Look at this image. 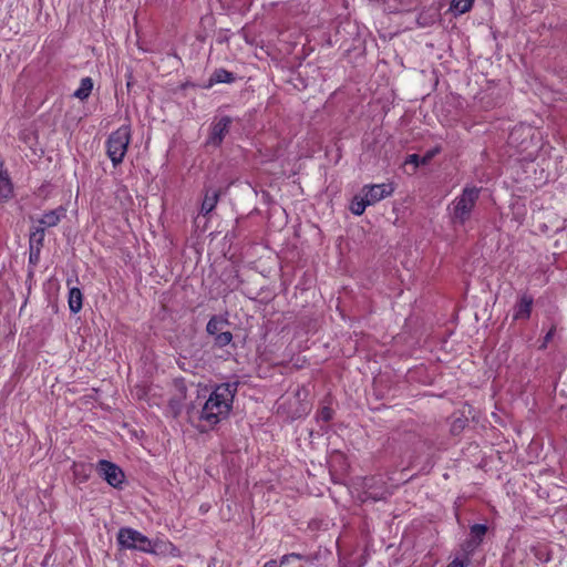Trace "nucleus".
<instances>
[{"label":"nucleus","instance_id":"nucleus-9","mask_svg":"<svg viewBox=\"0 0 567 567\" xmlns=\"http://www.w3.org/2000/svg\"><path fill=\"white\" fill-rule=\"evenodd\" d=\"M66 209L64 207H59L56 209L47 212L42 215L39 223L47 228L53 227L59 224V221L65 216Z\"/></svg>","mask_w":567,"mask_h":567},{"label":"nucleus","instance_id":"nucleus-7","mask_svg":"<svg viewBox=\"0 0 567 567\" xmlns=\"http://www.w3.org/2000/svg\"><path fill=\"white\" fill-rule=\"evenodd\" d=\"M533 297L528 295H523L517 300L516 305L514 306L513 310V319L514 320H527L530 317L532 313V307H533Z\"/></svg>","mask_w":567,"mask_h":567},{"label":"nucleus","instance_id":"nucleus-6","mask_svg":"<svg viewBox=\"0 0 567 567\" xmlns=\"http://www.w3.org/2000/svg\"><path fill=\"white\" fill-rule=\"evenodd\" d=\"M394 187L391 183L374 184L364 186L361 193L365 197V203L373 205L383 198L392 195Z\"/></svg>","mask_w":567,"mask_h":567},{"label":"nucleus","instance_id":"nucleus-2","mask_svg":"<svg viewBox=\"0 0 567 567\" xmlns=\"http://www.w3.org/2000/svg\"><path fill=\"white\" fill-rule=\"evenodd\" d=\"M234 399V389L230 384H220L215 388L205 402L200 417L209 424H216L224 419Z\"/></svg>","mask_w":567,"mask_h":567},{"label":"nucleus","instance_id":"nucleus-8","mask_svg":"<svg viewBox=\"0 0 567 567\" xmlns=\"http://www.w3.org/2000/svg\"><path fill=\"white\" fill-rule=\"evenodd\" d=\"M229 124H230V120L228 117H221L220 120H218L213 125L208 142L214 145L220 144L225 133L227 132V130L229 127Z\"/></svg>","mask_w":567,"mask_h":567},{"label":"nucleus","instance_id":"nucleus-11","mask_svg":"<svg viewBox=\"0 0 567 567\" xmlns=\"http://www.w3.org/2000/svg\"><path fill=\"white\" fill-rule=\"evenodd\" d=\"M235 79L236 78L231 72H228L224 69H217L212 73L206 87H212L213 85L218 83H230Z\"/></svg>","mask_w":567,"mask_h":567},{"label":"nucleus","instance_id":"nucleus-19","mask_svg":"<svg viewBox=\"0 0 567 567\" xmlns=\"http://www.w3.org/2000/svg\"><path fill=\"white\" fill-rule=\"evenodd\" d=\"M301 558L302 557L298 554H289V555H285L281 558L280 566L277 564L276 560H270V561L266 563L264 567H282L287 564H290L293 561H299Z\"/></svg>","mask_w":567,"mask_h":567},{"label":"nucleus","instance_id":"nucleus-15","mask_svg":"<svg viewBox=\"0 0 567 567\" xmlns=\"http://www.w3.org/2000/svg\"><path fill=\"white\" fill-rule=\"evenodd\" d=\"M218 202V194L216 190H207L202 203L200 212L203 214L210 213Z\"/></svg>","mask_w":567,"mask_h":567},{"label":"nucleus","instance_id":"nucleus-20","mask_svg":"<svg viewBox=\"0 0 567 567\" xmlns=\"http://www.w3.org/2000/svg\"><path fill=\"white\" fill-rule=\"evenodd\" d=\"M435 153H436V151L431 152L426 156H424L422 159L420 158L419 155L411 154L405 159V164H412V165H414V167H417L420 164H425L430 158H432V156H434Z\"/></svg>","mask_w":567,"mask_h":567},{"label":"nucleus","instance_id":"nucleus-10","mask_svg":"<svg viewBox=\"0 0 567 567\" xmlns=\"http://www.w3.org/2000/svg\"><path fill=\"white\" fill-rule=\"evenodd\" d=\"M13 195V185L6 171L0 169V202L9 200Z\"/></svg>","mask_w":567,"mask_h":567},{"label":"nucleus","instance_id":"nucleus-26","mask_svg":"<svg viewBox=\"0 0 567 567\" xmlns=\"http://www.w3.org/2000/svg\"><path fill=\"white\" fill-rule=\"evenodd\" d=\"M33 259H35V256H33V254L30 255V260L32 261Z\"/></svg>","mask_w":567,"mask_h":567},{"label":"nucleus","instance_id":"nucleus-3","mask_svg":"<svg viewBox=\"0 0 567 567\" xmlns=\"http://www.w3.org/2000/svg\"><path fill=\"white\" fill-rule=\"evenodd\" d=\"M478 196L480 188L465 187L462 194L456 197L450 206L452 220L461 225L465 224L471 217Z\"/></svg>","mask_w":567,"mask_h":567},{"label":"nucleus","instance_id":"nucleus-18","mask_svg":"<svg viewBox=\"0 0 567 567\" xmlns=\"http://www.w3.org/2000/svg\"><path fill=\"white\" fill-rule=\"evenodd\" d=\"M486 532L487 527L486 525L483 524H476L471 527V536L473 538L475 546H477L481 543Z\"/></svg>","mask_w":567,"mask_h":567},{"label":"nucleus","instance_id":"nucleus-5","mask_svg":"<svg viewBox=\"0 0 567 567\" xmlns=\"http://www.w3.org/2000/svg\"><path fill=\"white\" fill-rule=\"evenodd\" d=\"M99 474L113 487L118 488L124 482L123 471L114 463L101 460L97 463Z\"/></svg>","mask_w":567,"mask_h":567},{"label":"nucleus","instance_id":"nucleus-27","mask_svg":"<svg viewBox=\"0 0 567 567\" xmlns=\"http://www.w3.org/2000/svg\"><path fill=\"white\" fill-rule=\"evenodd\" d=\"M33 259H35V256H33V254L30 255V260L32 261Z\"/></svg>","mask_w":567,"mask_h":567},{"label":"nucleus","instance_id":"nucleus-13","mask_svg":"<svg viewBox=\"0 0 567 567\" xmlns=\"http://www.w3.org/2000/svg\"><path fill=\"white\" fill-rule=\"evenodd\" d=\"M93 90V81L91 78H83L80 86L75 90L74 96L79 100H86Z\"/></svg>","mask_w":567,"mask_h":567},{"label":"nucleus","instance_id":"nucleus-23","mask_svg":"<svg viewBox=\"0 0 567 567\" xmlns=\"http://www.w3.org/2000/svg\"><path fill=\"white\" fill-rule=\"evenodd\" d=\"M43 236H44V230H43V228H41V229H37V230L32 234V236H31V241H33V240L42 241Z\"/></svg>","mask_w":567,"mask_h":567},{"label":"nucleus","instance_id":"nucleus-14","mask_svg":"<svg viewBox=\"0 0 567 567\" xmlns=\"http://www.w3.org/2000/svg\"><path fill=\"white\" fill-rule=\"evenodd\" d=\"M69 307L71 312L78 313L82 309V292L79 288L69 291Z\"/></svg>","mask_w":567,"mask_h":567},{"label":"nucleus","instance_id":"nucleus-1","mask_svg":"<svg viewBox=\"0 0 567 567\" xmlns=\"http://www.w3.org/2000/svg\"><path fill=\"white\" fill-rule=\"evenodd\" d=\"M117 543L121 548L130 550H138L147 554L178 556V549L166 539H150L141 532L122 527L117 533Z\"/></svg>","mask_w":567,"mask_h":567},{"label":"nucleus","instance_id":"nucleus-16","mask_svg":"<svg viewBox=\"0 0 567 567\" xmlns=\"http://www.w3.org/2000/svg\"><path fill=\"white\" fill-rule=\"evenodd\" d=\"M228 326V322L223 317H213L207 323V332L212 336H216L217 333L225 330Z\"/></svg>","mask_w":567,"mask_h":567},{"label":"nucleus","instance_id":"nucleus-17","mask_svg":"<svg viewBox=\"0 0 567 567\" xmlns=\"http://www.w3.org/2000/svg\"><path fill=\"white\" fill-rule=\"evenodd\" d=\"M368 206H370V204L365 203V197L361 193V194L354 196V198L352 199L351 205H350V210L354 215L360 216L364 213V210Z\"/></svg>","mask_w":567,"mask_h":567},{"label":"nucleus","instance_id":"nucleus-24","mask_svg":"<svg viewBox=\"0 0 567 567\" xmlns=\"http://www.w3.org/2000/svg\"><path fill=\"white\" fill-rule=\"evenodd\" d=\"M466 563L460 558L453 559L447 567H465Z\"/></svg>","mask_w":567,"mask_h":567},{"label":"nucleus","instance_id":"nucleus-22","mask_svg":"<svg viewBox=\"0 0 567 567\" xmlns=\"http://www.w3.org/2000/svg\"><path fill=\"white\" fill-rule=\"evenodd\" d=\"M318 416L320 420L328 422L332 417V410L330 408L324 406L320 410Z\"/></svg>","mask_w":567,"mask_h":567},{"label":"nucleus","instance_id":"nucleus-4","mask_svg":"<svg viewBox=\"0 0 567 567\" xmlns=\"http://www.w3.org/2000/svg\"><path fill=\"white\" fill-rule=\"evenodd\" d=\"M131 142V127L122 125L107 137L105 147L106 154L113 166L121 164L127 152Z\"/></svg>","mask_w":567,"mask_h":567},{"label":"nucleus","instance_id":"nucleus-25","mask_svg":"<svg viewBox=\"0 0 567 567\" xmlns=\"http://www.w3.org/2000/svg\"><path fill=\"white\" fill-rule=\"evenodd\" d=\"M554 332H555V329H550L547 334L545 336V340H544V347L546 346L547 342L550 341V339L553 338L554 336Z\"/></svg>","mask_w":567,"mask_h":567},{"label":"nucleus","instance_id":"nucleus-12","mask_svg":"<svg viewBox=\"0 0 567 567\" xmlns=\"http://www.w3.org/2000/svg\"><path fill=\"white\" fill-rule=\"evenodd\" d=\"M475 0H452L450 4V11L455 14H464L468 12Z\"/></svg>","mask_w":567,"mask_h":567},{"label":"nucleus","instance_id":"nucleus-21","mask_svg":"<svg viewBox=\"0 0 567 567\" xmlns=\"http://www.w3.org/2000/svg\"><path fill=\"white\" fill-rule=\"evenodd\" d=\"M233 336L229 330H224L215 336V343L219 347H224L230 343Z\"/></svg>","mask_w":567,"mask_h":567}]
</instances>
